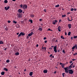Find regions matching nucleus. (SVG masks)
I'll return each mask as SVG.
<instances>
[{"instance_id":"7c9ffc66","label":"nucleus","mask_w":77,"mask_h":77,"mask_svg":"<svg viewBox=\"0 0 77 77\" xmlns=\"http://www.w3.org/2000/svg\"><path fill=\"white\" fill-rule=\"evenodd\" d=\"M55 6L56 8H58V7H59V5L58 4L57 5H55Z\"/></svg>"},{"instance_id":"7ed1b4c3","label":"nucleus","mask_w":77,"mask_h":77,"mask_svg":"<svg viewBox=\"0 0 77 77\" xmlns=\"http://www.w3.org/2000/svg\"><path fill=\"white\" fill-rule=\"evenodd\" d=\"M64 69L66 73H68V72H69V71H68L69 69H68L67 68V67L66 68H64Z\"/></svg>"},{"instance_id":"b1692460","label":"nucleus","mask_w":77,"mask_h":77,"mask_svg":"<svg viewBox=\"0 0 77 77\" xmlns=\"http://www.w3.org/2000/svg\"><path fill=\"white\" fill-rule=\"evenodd\" d=\"M4 2L5 3H7L8 2V1L7 0H5Z\"/></svg>"},{"instance_id":"9b49d317","label":"nucleus","mask_w":77,"mask_h":77,"mask_svg":"<svg viewBox=\"0 0 77 77\" xmlns=\"http://www.w3.org/2000/svg\"><path fill=\"white\" fill-rule=\"evenodd\" d=\"M57 22H58V21H57V20H54V22H53L52 24H56V23H57Z\"/></svg>"},{"instance_id":"393cba45","label":"nucleus","mask_w":77,"mask_h":77,"mask_svg":"<svg viewBox=\"0 0 77 77\" xmlns=\"http://www.w3.org/2000/svg\"><path fill=\"white\" fill-rule=\"evenodd\" d=\"M16 27L17 28H19L20 27V26L19 24H17L16 25Z\"/></svg>"},{"instance_id":"c85d7f7f","label":"nucleus","mask_w":77,"mask_h":77,"mask_svg":"<svg viewBox=\"0 0 77 77\" xmlns=\"http://www.w3.org/2000/svg\"><path fill=\"white\" fill-rule=\"evenodd\" d=\"M20 6L21 7V8H23V4H21L20 5Z\"/></svg>"},{"instance_id":"3c124183","label":"nucleus","mask_w":77,"mask_h":77,"mask_svg":"<svg viewBox=\"0 0 77 77\" xmlns=\"http://www.w3.org/2000/svg\"><path fill=\"white\" fill-rule=\"evenodd\" d=\"M38 46H39V45H38V44L36 45V47H38Z\"/></svg>"},{"instance_id":"aec40b11","label":"nucleus","mask_w":77,"mask_h":77,"mask_svg":"<svg viewBox=\"0 0 77 77\" xmlns=\"http://www.w3.org/2000/svg\"><path fill=\"white\" fill-rule=\"evenodd\" d=\"M5 73V72H1V75H4Z\"/></svg>"},{"instance_id":"6ab92c4d","label":"nucleus","mask_w":77,"mask_h":77,"mask_svg":"<svg viewBox=\"0 0 77 77\" xmlns=\"http://www.w3.org/2000/svg\"><path fill=\"white\" fill-rule=\"evenodd\" d=\"M65 65V64L63 63L61 65V66H62V68H64V66Z\"/></svg>"},{"instance_id":"c9c22d12","label":"nucleus","mask_w":77,"mask_h":77,"mask_svg":"<svg viewBox=\"0 0 77 77\" xmlns=\"http://www.w3.org/2000/svg\"><path fill=\"white\" fill-rule=\"evenodd\" d=\"M66 17V15H65V14L63 15H62V17Z\"/></svg>"},{"instance_id":"052dcab7","label":"nucleus","mask_w":77,"mask_h":77,"mask_svg":"<svg viewBox=\"0 0 77 77\" xmlns=\"http://www.w3.org/2000/svg\"><path fill=\"white\" fill-rule=\"evenodd\" d=\"M19 33H19V32L17 33V35H18Z\"/></svg>"},{"instance_id":"f8f14e48","label":"nucleus","mask_w":77,"mask_h":77,"mask_svg":"<svg viewBox=\"0 0 77 77\" xmlns=\"http://www.w3.org/2000/svg\"><path fill=\"white\" fill-rule=\"evenodd\" d=\"M10 8V7L8 6L7 8L6 7H5V10H6V11H8V9H9Z\"/></svg>"},{"instance_id":"412c9836","label":"nucleus","mask_w":77,"mask_h":77,"mask_svg":"<svg viewBox=\"0 0 77 77\" xmlns=\"http://www.w3.org/2000/svg\"><path fill=\"white\" fill-rule=\"evenodd\" d=\"M29 22H30L31 23H33V20L31 19H29Z\"/></svg>"},{"instance_id":"9d476101","label":"nucleus","mask_w":77,"mask_h":77,"mask_svg":"<svg viewBox=\"0 0 77 77\" xmlns=\"http://www.w3.org/2000/svg\"><path fill=\"white\" fill-rule=\"evenodd\" d=\"M68 27L70 29L71 28V24H69L68 25Z\"/></svg>"},{"instance_id":"864d4df0","label":"nucleus","mask_w":77,"mask_h":77,"mask_svg":"<svg viewBox=\"0 0 77 77\" xmlns=\"http://www.w3.org/2000/svg\"><path fill=\"white\" fill-rule=\"evenodd\" d=\"M42 49H44V48H45V47H42Z\"/></svg>"},{"instance_id":"774afa93","label":"nucleus","mask_w":77,"mask_h":77,"mask_svg":"<svg viewBox=\"0 0 77 77\" xmlns=\"http://www.w3.org/2000/svg\"><path fill=\"white\" fill-rule=\"evenodd\" d=\"M24 71L25 72V71H26V69H25L24 70Z\"/></svg>"},{"instance_id":"8fccbe9b","label":"nucleus","mask_w":77,"mask_h":77,"mask_svg":"<svg viewBox=\"0 0 77 77\" xmlns=\"http://www.w3.org/2000/svg\"><path fill=\"white\" fill-rule=\"evenodd\" d=\"M69 63H72V61H71Z\"/></svg>"},{"instance_id":"49530a36","label":"nucleus","mask_w":77,"mask_h":77,"mask_svg":"<svg viewBox=\"0 0 77 77\" xmlns=\"http://www.w3.org/2000/svg\"><path fill=\"white\" fill-rule=\"evenodd\" d=\"M65 35H67V33H66V32H65Z\"/></svg>"},{"instance_id":"bb28decb","label":"nucleus","mask_w":77,"mask_h":77,"mask_svg":"<svg viewBox=\"0 0 77 77\" xmlns=\"http://www.w3.org/2000/svg\"><path fill=\"white\" fill-rule=\"evenodd\" d=\"M61 39H65V37H63V35H61Z\"/></svg>"},{"instance_id":"0e129e2a","label":"nucleus","mask_w":77,"mask_h":77,"mask_svg":"<svg viewBox=\"0 0 77 77\" xmlns=\"http://www.w3.org/2000/svg\"><path fill=\"white\" fill-rule=\"evenodd\" d=\"M74 67H75V65H74L73 66V67L72 68H74Z\"/></svg>"},{"instance_id":"2f4dec72","label":"nucleus","mask_w":77,"mask_h":77,"mask_svg":"<svg viewBox=\"0 0 77 77\" xmlns=\"http://www.w3.org/2000/svg\"><path fill=\"white\" fill-rule=\"evenodd\" d=\"M13 23H14V24H17V22L16 21H15V20H14Z\"/></svg>"},{"instance_id":"a878e982","label":"nucleus","mask_w":77,"mask_h":77,"mask_svg":"<svg viewBox=\"0 0 77 77\" xmlns=\"http://www.w3.org/2000/svg\"><path fill=\"white\" fill-rule=\"evenodd\" d=\"M4 43H3V42L2 41H0V44H3Z\"/></svg>"},{"instance_id":"a18cd8bd","label":"nucleus","mask_w":77,"mask_h":77,"mask_svg":"<svg viewBox=\"0 0 77 77\" xmlns=\"http://www.w3.org/2000/svg\"><path fill=\"white\" fill-rule=\"evenodd\" d=\"M76 60V59H72V60H73V61H74V60Z\"/></svg>"},{"instance_id":"69168bd1","label":"nucleus","mask_w":77,"mask_h":77,"mask_svg":"<svg viewBox=\"0 0 77 77\" xmlns=\"http://www.w3.org/2000/svg\"><path fill=\"white\" fill-rule=\"evenodd\" d=\"M60 65H62V63H60Z\"/></svg>"},{"instance_id":"0eeeda50","label":"nucleus","mask_w":77,"mask_h":77,"mask_svg":"<svg viewBox=\"0 0 77 77\" xmlns=\"http://www.w3.org/2000/svg\"><path fill=\"white\" fill-rule=\"evenodd\" d=\"M75 48L76 49H77V45H75L72 48V50H74L75 49Z\"/></svg>"},{"instance_id":"5fc2aeb1","label":"nucleus","mask_w":77,"mask_h":77,"mask_svg":"<svg viewBox=\"0 0 77 77\" xmlns=\"http://www.w3.org/2000/svg\"><path fill=\"white\" fill-rule=\"evenodd\" d=\"M74 11H77V9H76L75 8H74Z\"/></svg>"},{"instance_id":"423d86ee","label":"nucleus","mask_w":77,"mask_h":77,"mask_svg":"<svg viewBox=\"0 0 77 77\" xmlns=\"http://www.w3.org/2000/svg\"><path fill=\"white\" fill-rule=\"evenodd\" d=\"M23 9H26L27 8V5H24L22 8Z\"/></svg>"},{"instance_id":"338daca9","label":"nucleus","mask_w":77,"mask_h":77,"mask_svg":"<svg viewBox=\"0 0 77 77\" xmlns=\"http://www.w3.org/2000/svg\"><path fill=\"white\" fill-rule=\"evenodd\" d=\"M26 38L27 39H28V38H29V36H27Z\"/></svg>"},{"instance_id":"bf43d9fd","label":"nucleus","mask_w":77,"mask_h":77,"mask_svg":"<svg viewBox=\"0 0 77 77\" xmlns=\"http://www.w3.org/2000/svg\"><path fill=\"white\" fill-rule=\"evenodd\" d=\"M17 68V66H14L15 69H16V68Z\"/></svg>"},{"instance_id":"ddd939ff","label":"nucleus","mask_w":77,"mask_h":77,"mask_svg":"<svg viewBox=\"0 0 77 77\" xmlns=\"http://www.w3.org/2000/svg\"><path fill=\"white\" fill-rule=\"evenodd\" d=\"M60 29H61V27L60 26H59L58 28V30L59 32H61L60 30Z\"/></svg>"},{"instance_id":"4c0bfd02","label":"nucleus","mask_w":77,"mask_h":77,"mask_svg":"<svg viewBox=\"0 0 77 77\" xmlns=\"http://www.w3.org/2000/svg\"><path fill=\"white\" fill-rule=\"evenodd\" d=\"M77 55V53H75L73 54V55L74 56H75V55Z\"/></svg>"},{"instance_id":"79ce46f5","label":"nucleus","mask_w":77,"mask_h":77,"mask_svg":"<svg viewBox=\"0 0 77 77\" xmlns=\"http://www.w3.org/2000/svg\"><path fill=\"white\" fill-rule=\"evenodd\" d=\"M47 39V38H46V37H44L43 39H44V40H45V39Z\"/></svg>"},{"instance_id":"ea45409f","label":"nucleus","mask_w":77,"mask_h":77,"mask_svg":"<svg viewBox=\"0 0 77 77\" xmlns=\"http://www.w3.org/2000/svg\"><path fill=\"white\" fill-rule=\"evenodd\" d=\"M75 39L76 38H77V36H75L73 37Z\"/></svg>"},{"instance_id":"473e14b6","label":"nucleus","mask_w":77,"mask_h":77,"mask_svg":"<svg viewBox=\"0 0 77 77\" xmlns=\"http://www.w3.org/2000/svg\"><path fill=\"white\" fill-rule=\"evenodd\" d=\"M62 74L63 77H65V73H63Z\"/></svg>"},{"instance_id":"5701e85b","label":"nucleus","mask_w":77,"mask_h":77,"mask_svg":"<svg viewBox=\"0 0 77 77\" xmlns=\"http://www.w3.org/2000/svg\"><path fill=\"white\" fill-rule=\"evenodd\" d=\"M49 57H52V58H54V56H53V54H51V55H50Z\"/></svg>"},{"instance_id":"c03bdc74","label":"nucleus","mask_w":77,"mask_h":77,"mask_svg":"<svg viewBox=\"0 0 77 77\" xmlns=\"http://www.w3.org/2000/svg\"><path fill=\"white\" fill-rule=\"evenodd\" d=\"M52 49H53V48H50L49 49V50H52Z\"/></svg>"},{"instance_id":"603ef678","label":"nucleus","mask_w":77,"mask_h":77,"mask_svg":"<svg viewBox=\"0 0 77 77\" xmlns=\"http://www.w3.org/2000/svg\"><path fill=\"white\" fill-rule=\"evenodd\" d=\"M68 21H72V20H70L69 19H68Z\"/></svg>"},{"instance_id":"2eb2a0df","label":"nucleus","mask_w":77,"mask_h":77,"mask_svg":"<svg viewBox=\"0 0 77 77\" xmlns=\"http://www.w3.org/2000/svg\"><path fill=\"white\" fill-rule=\"evenodd\" d=\"M43 72L44 73H47L48 72V70L47 69H45L44 70Z\"/></svg>"},{"instance_id":"6e6d98bb","label":"nucleus","mask_w":77,"mask_h":77,"mask_svg":"<svg viewBox=\"0 0 77 77\" xmlns=\"http://www.w3.org/2000/svg\"><path fill=\"white\" fill-rule=\"evenodd\" d=\"M39 20L40 21H42V19H40Z\"/></svg>"},{"instance_id":"dca6fc26","label":"nucleus","mask_w":77,"mask_h":77,"mask_svg":"<svg viewBox=\"0 0 77 77\" xmlns=\"http://www.w3.org/2000/svg\"><path fill=\"white\" fill-rule=\"evenodd\" d=\"M33 73V72H30L29 74V75H30V76H32Z\"/></svg>"},{"instance_id":"20e7f679","label":"nucleus","mask_w":77,"mask_h":77,"mask_svg":"<svg viewBox=\"0 0 77 77\" xmlns=\"http://www.w3.org/2000/svg\"><path fill=\"white\" fill-rule=\"evenodd\" d=\"M69 74H72L73 73H74V72L73 71V70L72 69H69Z\"/></svg>"},{"instance_id":"c756f323","label":"nucleus","mask_w":77,"mask_h":77,"mask_svg":"<svg viewBox=\"0 0 77 77\" xmlns=\"http://www.w3.org/2000/svg\"><path fill=\"white\" fill-rule=\"evenodd\" d=\"M6 62L7 63H9V62H10V61L9 60H6Z\"/></svg>"},{"instance_id":"6e6552de","label":"nucleus","mask_w":77,"mask_h":77,"mask_svg":"<svg viewBox=\"0 0 77 77\" xmlns=\"http://www.w3.org/2000/svg\"><path fill=\"white\" fill-rule=\"evenodd\" d=\"M33 34H34L33 32H31L30 33L28 34V36H32Z\"/></svg>"},{"instance_id":"58836bf2","label":"nucleus","mask_w":77,"mask_h":77,"mask_svg":"<svg viewBox=\"0 0 77 77\" xmlns=\"http://www.w3.org/2000/svg\"><path fill=\"white\" fill-rule=\"evenodd\" d=\"M70 11H74V8H72L71 9H70Z\"/></svg>"},{"instance_id":"f257e3e1","label":"nucleus","mask_w":77,"mask_h":77,"mask_svg":"<svg viewBox=\"0 0 77 77\" xmlns=\"http://www.w3.org/2000/svg\"><path fill=\"white\" fill-rule=\"evenodd\" d=\"M73 63H72L71 64H70V65L69 66L67 67V68L68 69H71L72 67H73V66L74 65H73Z\"/></svg>"},{"instance_id":"1a4fd4ad","label":"nucleus","mask_w":77,"mask_h":77,"mask_svg":"<svg viewBox=\"0 0 77 77\" xmlns=\"http://www.w3.org/2000/svg\"><path fill=\"white\" fill-rule=\"evenodd\" d=\"M23 10L21 9H19L18 10V12L19 13H22L23 12Z\"/></svg>"},{"instance_id":"a211bd4d","label":"nucleus","mask_w":77,"mask_h":77,"mask_svg":"<svg viewBox=\"0 0 77 77\" xmlns=\"http://www.w3.org/2000/svg\"><path fill=\"white\" fill-rule=\"evenodd\" d=\"M30 17L31 18H33V17H35V15L34 14H31L30 15Z\"/></svg>"},{"instance_id":"a19ab883","label":"nucleus","mask_w":77,"mask_h":77,"mask_svg":"<svg viewBox=\"0 0 77 77\" xmlns=\"http://www.w3.org/2000/svg\"><path fill=\"white\" fill-rule=\"evenodd\" d=\"M44 12H47V10H46V9H45L44 10Z\"/></svg>"},{"instance_id":"37998d69","label":"nucleus","mask_w":77,"mask_h":77,"mask_svg":"<svg viewBox=\"0 0 77 77\" xmlns=\"http://www.w3.org/2000/svg\"><path fill=\"white\" fill-rule=\"evenodd\" d=\"M8 23H11V21H10V20H8Z\"/></svg>"},{"instance_id":"72a5a7b5","label":"nucleus","mask_w":77,"mask_h":77,"mask_svg":"<svg viewBox=\"0 0 77 77\" xmlns=\"http://www.w3.org/2000/svg\"><path fill=\"white\" fill-rule=\"evenodd\" d=\"M38 30H40V31H42V29L41 28H39Z\"/></svg>"},{"instance_id":"e433bc0d","label":"nucleus","mask_w":77,"mask_h":77,"mask_svg":"<svg viewBox=\"0 0 77 77\" xmlns=\"http://www.w3.org/2000/svg\"><path fill=\"white\" fill-rule=\"evenodd\" d=\"M62 52L63 53H64V54H65V50H63V51Z\"/></svg>"},{"instance_id":"cd10ccee","label":"nucleus","mask_w":77,"mask_h":77,"mask_svg":"<svg viewBox=\"0 0 77 77\" xmlns=\"http://www.w3.org/2000/svg\"><path fill=\"white\" fill-rule=\"evenodd\" d=\"M68 36H70V35H71V32H69L68 34Z\"/></svg>"},{"instance_id":"f704fd0d","label":"nucleus","mask_w":77,"mask_h":77,"mask_svg":"<svg viewBox=\"0 0 77 77\" xmlns=\"http://www.w3.org/2000/svg\"><path fill=\"white\" fill-rule=\"evenodd\" d=\"M48 30L49 31H53V30L50 29L49 28L48 29Z\"/></svg>"},{"instance_id":"f03ea898","label":"nucleus","mask_w":77,"mask_h":77,"mask_svg":"<svg viewBox=\"0 0 77 77\" xmlns=\"http://www.w3.org/2000/svg\"><path fill=\"white\" fill-rule=\"evenodd\" d=\"M24 35H25V33L24 32H21L18 35V38H19V37L20 36H24Z\"/></svg>"},{"instance_id":"4468645a","label":"nucleus","mask_w":77,"mask_h":77,"mask_svg":"<svg viewBox=\"0 0 77 77\" xmlns=\"http://www.w3.org/2000/svg\"><path fill=\"white\" fill-rule=\"evenodd\" d=\"M18 18H20L22 17V15L20 14H19L17 16Z\"/></svg>"},{"instance_id":"39448f33","label":"nucleus","mask_w":77,"mask_h":77,"mask_svg":"<svg viewBox=\"0 0 77 77\" xmlns=\"http://www.w3.org/2000/svg\"><path fill=\"white\" fill-rule=\"evenodd\" d=\"M57 45H56L55 46H54V51H55V53H57Z\"/></svg>"},{"instance_id":"680f3d73","label":"nucleus","mask_w":77,"mask_h":77,"mask_svg":"<svg viewBox=\"0 0 77 77\" xmlns=\"http://www.w3.org/2000/svg\"><path fill=\"white\" fill-rule=\"evenodd\" d=\"M56 71H55L54 72V74H56Z\"/></svg>"},{"instance_id":"de8ad7c7","label":"nucleus","mask_w":77,"mask_h":77,"mask_svg":"<svg viewBox=\"0 0 77 77\" xmlns=\"http://www.w3.org/2000/svg\"><path fill=\"white\" fill-rule=\"evenodd\" d=\"M62 21V20H59V22H60H60H61Z\"/></svg>"},{"instance_id":"09e8293b","label":"nucleus","mask_w":77,"mask_h":77,"mask_svg":"<svg viewBox=\"0 0 77 77\" xmlns=\"http://www.w3.org/2000/svg\"><path fill=\"white\" fill-rule=\"evenodd\" d=\"M47 41L46 40L45 41V43H47Z\"/></svg>"},{"instance_id":"e2e57ef3","label":"nucleus","mask_w":77,"mask_h":77,"mask_svg":"<svg viewBox=\"0 0 77 77\" xmlns=\"http://www.w3.org/2000/svg\"><path fill=\"white\" fill-rule=\"evenodd\" d=\"M5 50H7V48H5V49H4Z\"/></svg>"},{"instance_id":"4be33fe9","label":"nucleus","mask_w":77,"mask_h":77,"mask_svg":"<svg viewBox=\"0 0 77 77\" xmlns=\"http://www.w3.org/2000/svg\"><path fill=\"white\" fill-rule=\"evenodd\" d=\"M4 70H5V71H8V69L6 68V67L4 68Z\"/></svg>"},{"instance_id":"13d9d810","label":"nucleus","mask_w":77,"mask_h":77,"mask_svg":"<svg viewBox=\"0 0 77 77\" xmlns=\"http://www.w3.org/2000/svg\"><path fill=\"white\" fill-rule=\"evenodd\" d=\"M73 38H72V37L71 38V40H72V39H73Z\"/></svg>"},{"instance_id":"f3484780","label":"nucleus","mask_w":77,"mask_h":77,"mask_svg":"<svg viewBox=\"0 0 77 77\" xmlns=\"http://www.w3.org/2000/svg\"><path fill=\"white\" fill-rule=\"evenodd\" d=\"M20 54V53L18 52H16V53H15V56H18Z\"/></svg>"},{"instance_id":"4d7b16f0","label":"nucleus","mask_w":77,"mask_h":77,"mask_svg":"<svg viewBox=\"0 0 77 77\" xmlns=\"http://www.w3.org/2000/svg\"><path fill=\"white\" fill-rule=\"evenodd\" d=\"M44 49H45V50H46V47H45V48H44Z\"/></svg>"}]
</instances>
